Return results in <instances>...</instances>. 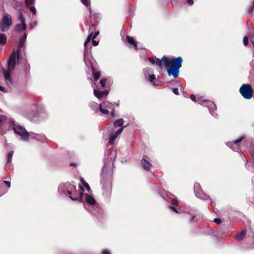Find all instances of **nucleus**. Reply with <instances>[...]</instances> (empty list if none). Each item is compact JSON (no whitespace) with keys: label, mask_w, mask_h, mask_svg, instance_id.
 I'll list each match as a JSON object with an SVG mask.
<instances>
[{"label":"nucleus","mask_w":254,"mask_h":254,"mask_svg":"<svg viewBox=\"0 0 254 254\" xmlns=\"http://www.w3.org/2000/svg\"><path fill=\"white\" fill-rule=\"evenodd\" d=\"M27 28L26 23H21L16 25L15 30L17 32H20L22 31H25Z\"/></svg>","instance_id":"nucleus-19"},{"label":"nucleus","mask_w":254,"mask_h":254,"mask_svg":"<svg viewBox=\"0 0 254 254\" xmlns=\"http://www.w3.org/2000/svg\"><path fill=\"white\" fill-rule=\"evenodd\" d=\"M35 0H25V2L27 5H31L34 3Z\"/></svg>","instance_id":"nucleus-37"},{"label":"nucleus","mask_w":254,"mask_h":254,"mask_svg":"<svg viewBox=\"0 0 254 254\" xmlns=\"http://www.w3.org/2000/svg\"><path fill=\"white\" fill-rule=\"evenodd\" d=\"M239 91L245 99H250L253 96V90L250 84H244L242 85Z\"/></svg>","instance_id":"nucleus-10"},{"label":"nucleus","mask_w":254,"mask_h":254,"mask_svg":"<svg viewBox=\"0 0 254 254\" xmlns=\"http://www.w3.org/2000/svg\"><path fill=\"white\" fill-rule=\"evenodd\" d=\"M106 81H107V80L106 78H103L100 80V83L101 86L102 88H104L105 87Z\"/></svg>","instance_id":"nucleus-31"},{"label":"nucleus","mask_w":254,"mask_h":254,"mask_svg":"<svg viewBox=\"0 0 254 254\" xmlns=\"http://www.w3.org/2000/svg\"><path fill=\"white\" fill-rule=\"evenodd\" d=\"M249 42V38L247 36H245L243 39V44L245 46H247Z\"/></svg>","instance_id":"nucleus-33"},{"label":"nucleus","mask_w":254,"mask_h":254,"mask_svg":"<svg viewBox=\"0 0 254 254\" xmlns=\"http://www.w3.org/2000/svg\"><path fill=\"white\" fill-rule=\"evenodd\" d=\"M37 23L36 21H34L33 23L30 24V29H32L37 25Z\"/></svg>","instance_id":"nucleus-42"},{"label":"nucleus","mask_w":254,"mask_h":254,"mask_svg":"<svg viewBox=\"0 0 254 254\" xmlns=\"http://www.w3.org/2000/svg\"><path fill=\"white\" fill-rule=\"evenodd\" d=\"M169 208L171 209L172 210H173V211L175 212L176 213H180L178 210L177 209H176V207H174V206H169Z\"/></svg>","instance_id":"nucleus-40"},{"label":"nucleus","mask_w":254,"mask_h":254,"mask_svg":"<svg viewBox=\"0 0 254 254\" xmlns=\"http://www.w3.org/2000/svg\"><path fill=\"white\" fill-rule=\"evenodd\" d=\"M124 127L120 128L116 132H111L110 134L109 142L110 144L114 143L117 137L122 132Z\"/></svg>","instance_id":"nucleus-16"},{"label":"nucleus","mask_w":254,"mask_h":254,"mask_svg":"<svg viewBox=\"0 0 254 254\" xmlns=\"http://www.w3.org/2000/svg\"><path fill=\"white\" fill-rule=\"evenodd\" d=\"M146 70H147V69H144V72H145Z\"/></svg>","instance_id":"nucleus-57"},{"label":"nucleus","mask_w":254,"mask_h":254,"mask_svg":"<svg viewBox=\"0 0 254 254\" xmlns=\"http://www.w3.org/2000/svg\"><path fill=\"white\" fill-rule=\"evenodd\" d=\"M82 3L85 5L86 6L88 7L89 6V0H81Z\"/></svg>","instance_id":"nucleus-34"},{"label":"nucleus","mask_w":254,"mask_h":254,"mask_svg":"<svg viewBox=\"0 0 254 254\" xmlns=\"http://www.w3.org/2000/svg\"><path fill=\"white\" fill-rule=\"evenodd\" d=\"M194 217H195V216H194V215L192 216L191 217V218H190V221H192L194 219Z\"/></svg>","instance_id":"nucleus-50"},{"label":"nucleus","mask_w":254,"mask_h":254,"mask_svg":"<svg viewBox=\"0 0 254 254\" xmlns=\"http://www.w3.org/2000/svg\"><path fill=\"white\" fill-rule=\"evenodd\" d=\"M80 180L81 183H82V185L85 187V188H86L88 190H90L89 186L87 183H86L84 181L83 178L81 177L80 178Z\"/></svg>","instance_id":"nucleus-28"},{"label":"nucleus","mask_w":254,"mask_h":254,"mask_svg":"<svg viewBox=\"0 0 254 254\" xmlns=\"http://www.w3.org/2000/svg\"><path fill=\"white\" fill-rule=\"evenodd\" d=\"M10 187V182L4 181L2 184L0 185V196L6 193L8 189Z\"/></svg>","instance_id":"nucleus-15"},{"label":"nucleus","mask_w":254,"mask_h":254,"mask_svg":"<svg viewBox=\"0 0 254 254\" xmlns=\"http://www.w3.org/2000/svg\"><path fill=\"white\" fill-rule=\"evenodd\" d=\"M102 254H111L110 251L108 250H104L102 252Z\"/></svg>","instance_id":"nucleus-47"},{"label":"nucleus","mask_w":254,"mask_h":254,"mask_svg":"<svg viewBox=\"0 0 254 254\" xmlns=\"http://www.w3.org/2000/svg\"><path fill=\"white\" fill-rule=\"evenodd\" d=\"M6 37L3 34H0V44L4 45L6 42Z\"/></svg>","instance_id":"nucleus-25"},{"label":"nucleus","mask_w":254,"mask_h":254,"mask_svg":"<svg viewBox=\"0 0 254 254\" xmlns=\"http://www.w3.org/2000/svg\"><path fill=\"white\" fill-rule=\"evenodd\" d=\"M252 44H253V46L254 45V39H251L250 40Z\"/></svg>","instance_id":"nucleus-52"},{"label":"nucleus","mask_w":254,"mask_h":254,"mask_svg":"<svg viewBox=\"0 0 254 254\" xmlns=\"http://www.w3.org/2000/svg\"><path fill=\"white\" fill-rule=\"evenodd\" d=\"M42 106H38L37 105H33L30 107L26 108L21 111V115L30 121H32L34 119L41 115L40 110H43Z\"/></svg>","instance_id":"nucleus-3"},{"label":"nucleus","mask_w":254,"mask_h":254,"mask_svg":"<svg viewBox=\"0 0 254 254\" xmlns=\"http://www.w3.org/2000/svg\"><path fill=\"white\" fill-rule=\"evenodd\" d=\"M145 78L150 82H153L155 79V76L154 74H151L147 76L145 75Z\"/></svg>","instance_id":"nucleus-26"},{"label":"nucleus","mask_w":254,"mask_h":254,"mask_svg":"<svg viewBox=\"0 0 254 254\" xmlns=\"http://www.w3.org/2000/svg\"><path fill=\"white\" fill-rule=\"evenodd\" d=\"M141 163L143 169L147 171H149L152 167V165L150 163V159L146 155L143 156Z\"/></svg>","instance_id":"nucleus-14"},{"label":"nucleus","mask_w":254,"mask_h":254,"mask_svg":"<svg viewBox=\"0 0 254 254\" xmlns=\"http://www.w3.org/2000/svg\"><path fill=\"white\" fill-rule=\"evenodd\" d=\"M124 121L123 119L120 118L114 122V126L116 127H122L124 124Z\"/></svg>","instance_id":"nucleus-21"},{"label":"nucleus","mask_w":254,"mask_h":254,"mask_svg":"<svg viewBox=\"0 0 254 254\" xmlns=\"http://www.w3.org/2000/svg\"><path fill=\"white\" fill-rule=\"evenodd\" d=\"M188 0V3L190 5H192L193 3V0Z\"/></svg>","instance_id":"nucleus-48"},{"label":"nucleus","mask_w":254,"mask_h":254,"mask_svg":"<svg viewBox=\"0 0 254 254\" xmlns=\"http://www.w3.org/2000/svg\"><path fill=\"white\" fill-rule=\"evenodd\" d=\"M111 115L113 117L115 115V112L113 110L111 112Z\"/></svg>","instance_id":"nucleus-51"},{"label":"nucleus","mask_w":254,"mask_h":254,"mask_svg":"<svg viewBox=\"0 0 254 254\" xmlns=\"http://www.w3.org/2000/svg\"><path fill=\"white\" fill-rule=\"evenodd\" d=\"M18 19L21 21V23H26L25 19L24 17L23 16L22 13L21 11L19 12V13Z\"/></svg>","instance_id":"nucleus-30"},{"label":"nucleus","mask_w":254,"mask_h":254,"mask_svg":"<svg viewBox=\"0 0 254 254\" xmlns=\"http://www.w3.org/2000/svg\"><path fill=\"white\" fill-rule=\"evenodd\" d=\"M82 201L83 200H85L86 203H84L83 206L88 211H90L91 213L95 215V212L92 211V209L93 208L98 207L97 204L96 203V201L95 199L94 198V197L87 194V193H80V195L79 197Z\"/></svg>","instance_id":"nucleus-4"},{"label":"nucleus","mask_w":254,"mask_h":254,"mask_svg":"<svg viewBox=\"0 0 254 254\" xmlns=\"http://www.w3.org/2000/svg\"><path fill=\"white\" fill-rule=\"evenodd\" d=\"M190 99L194 102H197L198 104L202 105L203 106L207 107L211 115L215 118L217 117V114L214 112V111L216 110V106L213 102L207 100H203L200 98L196 101L195 96L193 94L190 95Z\"/></svg>","instance_id":"nucleus-6"},{"label":"nucleus","mask_w":254,"mask_h":254,"mask_svg":"<svg viewBox=\"0 0 254 254\" xmlns=\"http://www.w3.org/2000/svg\"><path fill=\"white\" fill-rule=\"evenodd\" d=\"M214 221L218 224H219L221 223V220L219 218H215L214 219Z\"/></svg>","instance_id":"nucleus-45"},{"label":"nucleus","mask_w":254,"mask_h":254,"mask_svg":"<svg viewBox=\"0 0 254 254\" xmlns=\"http://www.w3.org/2000/svg\"><path fill=\"white\" fill-rule=\"evenodd\" d=\"M64 185H60V187H59L58 191L62 193L64 191Z\"/></svg>","instance_id":"nucleus-39"},{"label":"nucleus","mask_w":254,"mask_h":254,"mask_svg":"<svg viewBox=\"0 0 254 254\" xmlns=\"http://www.w3.org/2000/svg\"><path fill=\"white\" fill-rule=\"evenodd\" d=\"M16 64V53L13 51L10 54L7 62V69L5 70L4 68H2V69L4 79L7 84L12 83L10 72L14 69Z\"/></svg>","instance_id":"nucleus-2"},{"label":"nucleus","mask_w":254,"mask_h":254,"mask_svg":"<svg viewBox=\"0 0 254 254\" xmlns=\"http://www.w3.org/2000/svg\"><path fill=\"white\" fill-rule=\"evenodd\" d=\"M70 166H76V164L75 163H71L70 164Z\"/></svg>","instance_id":"nucleus-53"},{"label":"nucleus","mask_w":254,"mask_h":254,"mask_svg":"<svg viewBox=\"0 0 254 254\" xmlns=\"http://www.w3.org/2000/svg\"><path fill=\"white\" fill-rule=\"evenodd\" d=\"M30 10L31 12L33 13L34 15H35L36 13V9L34 6H31L30 7Z\"/></svg>","instance_id":"nucleus-36"},{"label":"nucleus","mask_w":254,"mask_h":254,"mask_svg":"<svg viewBox=\"0 0 254 254\" xmlns=\"http://www.w3.org/2000/svg\"><path fill=\"white\" fill-rule=\"evenodd\" d=\"M99 32L98 31H96L94 34L93 33H91L90 34H92V39L93 40L96 38L97 36L98 35Z\"/></svg>","instance_id":"nucleus-38"},{"label":"nucleus","mask_w":254,"mask_h":254,"mask_svg":"<svg viewBox=\"0 0 254 254\" xmlns=\"http://www.w3.org/2000/svg\"><path fill=\"white\" fill-rule=\"evenodd\" d=\"M249 37L251 39H254V32H250L249 33Z\"/></svg>","instance_id":"nucleus-43"},{"label":"nucleus","mask_w":254,"mask_h":254,"mask_svg":"<svg viewBox=\"0 0 254 254\" xmlns=\"http://www.w3.org/2000/svg\"><path fill=\"white\" fill-rule=\"evenodd\" d=\"M107 193H108L110 195L111 194V191L109 190L108 192H107Z\"/></svg>","instance_id":"nucleus-55"},{"label":"nucleus","mask_w":254,"mask_h":254,"mask_svg":"<svg viewBox=\"0 0 254 254\" xmlns=\"http://www.w3.org/2000/svg\"><path fill=\"white\" fill-rule=\"evenodd\" d=\"M100 104L108 110L113 109V104L108 101H104Z\"/></svg>","instance_id":"nucleus-22"},{"label":"nucleus","mask_w":254,"mask_h":254,"mask_svg":"<svg viewBox=\"0 0 254 254\" xmlns=\"http://www.w3.org/2000/svg\"><path fill=\"white\" fill-rule=\"evenodd\" d=\"M79 188L80 189H81L82 190H84L83 188L82 187L81 185H79Z\"/></svg>","instance_id":"nucleus-54"},{"label":"nucleus","mask_w":254,"mask_h":254,"mask_svg":"<svg viewBox=\"0 0 254 254\" xmlns=\"http://www.w3.org/2000/svg\"><path fill=\"white\" fill-rule=\"evenodd\" d=\"M127 42L130 44H131V45H133V47H134V49L135 50H137L138 48H137V44L136 43V42L134 41V39H133L132 37H130L129 36H127Z\"/></svg>","instance_id":"nucleus-20"},{"label":"nucleus","mask_w":254,"mask_h":254,"mask_svg":"<svg viewBox=\"0 0 254 254\" xmlns=\"http://www.w3.org/2000/svg\"><path fill=\"white\" fill-rule=\"evenodd\" d=\"M14 133L18 134L21 137V139L24 141H27L29 139V133L26 130L24 127L20 126L18 123L15 122L14 126L12 128Z\"/></svg>","instance_id":"nucleus-7"},{"label":"nucleus","mask_w":254,"mask_h":254,"mask_svg":"<svg viewBox=\"0 0 254 254\" xmlns=\"http://www.w3.org/2000/svg\"><path fill=\"white\" fill-rule=\"evenodd\" d=\"M98 41H94L93 40L92 41V44L94 46H96L98 45Z\"/></svg>","instance_id":"nucleus-46"},{"label":"nucleus","mask_w":254,"mask_h":254,"mask_svg":"<svg viewBox=\"0 0 254 254\" xmlns=\"http://www.w3.org/2000/svg\"><path fill=\"white\" fill-rule=\"evenodd\" d=\"M92 39V34H89L88 37H87L84 43V46L85 48L86 49L87 48V45L88 43H89Z\"/></svg>","instance_id":"nucleus-27"},{"label":"nucleus","mask_w":254,"mask_h":254,"mask_svg":"<svg viewBox=\"0 0 254 254\" xmlns=\"http://www.w3.org/2000/svg\"><path fill=\"white\" fill-rule=\"evenodd\" d=\"M12 24L11 16L8 14H4L0 21V28L2 32H6L9 29Z\"/></svg>","instance_id":"nucleus-8"},{"label":"nucleus","mask_w":254,"mask_h":254,"mask_svg":"<svg viewBox=\"0 0 254 254\" xmlns=\"http://www.w3.org/2000/svg\"><path fill=\"white\" fill-rule=\"evenodd\" d=\"M173 92L175 95H178L179 94V89L177 88H173Z\"/></svg>","instance_id":"nucleus-44"},{"label":"nucleus","mask_w":254,"mask_h":254,"mask_svg":"<svg viewBox=\"0 0 254 254\" xmlns=\"http://www.w3.org/2000/svg\"><path fill=\"white\" fill-rule=\"evenodd\" d=\"M15 122L14 120L9 116H0V131L2 133H4L10 127L12 128Z\"/></svg>","instance_id":"nucleus-5"},{"label":"nucleus","mask_w":254,"mask_h":254,"mask_svg":"<svg viewBox=\"0 0 254 254\" xmlns=\"http://www.w3.org/2000/svg\"><path fill=\"white\" fill-rule=\"evenodd\" d=\"M245 138L244 136H241L234 141H230L226 143V145L234 151L239 152L240 150V143Z\"/></svg>","instance_id":"nucleus-12"},{"label":"nucleus","mask_w":254,"mask_h":254,"mask_svg":"<svg viewBox=\"0 0 254 254\" xmlns=\"http://www.w3.org/2000/svg\"><path fill=\"white\" fill-rule=\"evenodd\" d=\"M246 230H243L241 231L240 233L237 234L236 236V239L238 241H241L245 237V234H246Z\"/></svg>","instance_id":"nucleus-23"},{"label":"nucleus","mask_w":254,"mask_h":254,"mask_svg":"<svg viewBox=\"0 0 254 254\" xmlns=\"http://www.w3.org/2000/svg\"><path fill=\"white\" fill-rule=\"evenodd\" d=\"M67 193L69 195V197L71 199H72L73 200H78L79 199V198L76 197V196L73 197V196H70V195L71 194V191L68 190V191H67Z\"/></svg>","instance_id":"nucleus-32"},{"label":"nucleus","mask_w":254,"mask_h":254,"mask_svg":"<svg viewBox=\"0 0 254 254\" xmlns=\"http://www.w3.org/2000/svg\"><path fill=\"white\" fill-rule=\"evenodd\" d=\"M99 108L100 111L103 114L107 115L109 113V111L108 109H107V108H105V107L104 106H102L101 104L99 105Z\"/></svg>","instance_id":"nucleus-24"},{"label":"nucleus","mask_w":254,"mask_h":254,"mask_svg":"<svg viewBox=\"0 0 254 254\" xmlns=\"http://www.w3.org/2000/svg\"><path fill=\"white\" fill-rule=\"evenodd\" d=\"M194 192L195 196L200 199L208 200L210 203H211V199L209 195L205 193L200 188V185L198 183H195L194 185Z\"/></svg>","instance_id":"nucleus-11"},{"label":"nucleus","mask_w":254,"mask_h":254,"mask_svg":"<svg viewBox=\"0 0 254 254\" xmlns=\"http://www.w3.org/2000/svg\"><path fill=\"white\" fill-rule=\"evenodd\" d=\"M0 91H2V92H5L6 91L5 88L3 87H2V86H1L0 85Z\"/></svg>","instance_id":"nucleus-49"},{"label":"nucleus","mask_w":254,"mask_h":254,"mask_svg":"<svg viewBox=\"0 0 254 254\" xmlns=\"http://www.w3.org/2000/svg\"><path fill=\"white\" fill-rule=\"evenodd\" d=\"M94 95L98 99H101L104 96H107L109 94V91L107 90L103 91H100L96 89H94Z\"/></svg>","instance_id":"nucleus-17"},{"label":"nucleus","mask_w":254,"mask_h":254,"mask_svg":"<svg viewBox=\"0 0 254 254\" xmlns=\"http://www.w3.org/2000/svg\"><path fill=\"white\" fill-rule=\"evenodd\" d=\"M13 153V151H11L7 154L6 162L5 163V167L7 168H10L11 167Z\"/></svg>","instance_id":"nucleus-18"},{"label":"nucleus","mask_w":254,"mask_h":254,"mask_svg":"<svg viewBox=\"0 0 254 254\" xmlns=\"http://www.w3.org/2000/svg\"><path fill=\"white\" fill-rule=\"evenodd\" d=\"M84 62L87 66H91L92 71L94 73V80L95 81L98 80L100 77L101 73L100 71H97L94 73V69L91 65V62L90 61V53L86 50H85L84 53Z\"/></svg>","instance_id":"nucleus-9"},{"label":"nucleus","mask_w":254,"mask_h":254,"mask_svg":"<svg viewBox=\"0 0 254 254\" xmlns=\"http://www.w3.org/2000/svg\"><path fill=\"white\" fill-rule=\"evenodd\" d=\"M90 106L91 107V108H93V107H95L96 109L97 108V107H98V104L96 103H94V102H92V103H91L90 104Z\"/></svg>","instance_id":"nucleus-41"},{"label":"nucleus","mask_w":254,"mask_h":254,"mask_svg":"<svg viewBox=\"0 0 254 254\" xmlns=\"http://www.w3.org/2000/svg\"><path fill=\"white\" fill-rule=\"evenodd\" d=\"M88 79L89 80L92 81V79L91 78H90V77L88 78Z\"/></svg>","instance_id":"nucleus-56"},{"label":"nucleus","mask_w":254,"mask_h":254,"mask_svg":"<svg viewBox=\"0 0 254 254\" xmlns=\"http://www.w3.org/2000/svg\"><path fill=\"white\" fill-rule=\"evenodd\" d=\"M27 38V34L26 33H24L23 36L19 40V44L18 45V49L17 51V60L19 63V61L20 60V50L21 49L24 47L25 42L26 41Z\"/></svg>","instance_id":"nucleus-13"},{"label":"nucleus","mask_w":254,"mask_h":254,"mask_svg":"<svg viewBox=\"0 0 254 254\" xmlns=\"http://www.w3.org/2000/svg\"><path fill=\"white\" fill-rule=\"evenodd\" d=\"M108 171V167H107L106 163H104V165L102 170L101 175L103 176L106 174L107 172Z\"/></svg>","instance_id":"nucleus-29"},{"label":"nucleus","mask_w":254,"mask_h":254,"mask_svg":"<svg viewBox=\"0 0 254 254\" xmlns=\"http://www.w3.org/2000/svg\"><path fill=\"white\" fill-rule=\"evenodd\" d=\"M171 203L173 205H178V201L176 198H173L171 200Z\"/></svg>","instance_id":"nucleus-35"},{"label":"nucleus","mask_w":254,"mask_h":254,"mask_svg":"<svg viewBox=\"0 0 254 254\" xmlns=\"http://www.w3.org/2000/svg\"><path fill=\"white\" fill-rule=\"evenodd\" d=\"M148 60L151 64H156L160 68L164 67L169 76L172 75L175 78L179 77V68L182 66L183 62V59L181 57L173 59L171 67V63L165 56H163L161 59L149 58Z\"/></svg>","instance_id":"nucleus-1"}]
</instances>
